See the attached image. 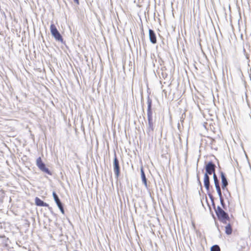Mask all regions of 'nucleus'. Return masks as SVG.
Masks as SVG:
<instances>
[{
  "instance_id": "f257e3e1",
  "label": "nucleus",
  "mask_w": 251,
  "mask_h": 251,
  "mask_svg": "<svg viewBox=\"0 0 251 251\" xmlns=\"http://www.w3.org/2000/svg\"><path fill=\"white\" fill-rule=\"evenodd\" d=\"M148 104V109H147V115L148 120V127L147 129V133L148 134L152 133L154 128H153V123L152 117V111H151V100L148 98L147 100Z\"/></svg>"
},
{
  "instance_id": "f03ea898",
  "label": "nucleus",
  "mask_w": 251,
  "mask_h": 251,
  "mask_svg": "<svg viewBox=\"0 0 251 251\" xmlns=\"http://www.w3.org/2000/svg\"><path fill=\"white\" fill-rule=\"evenodd\" d=\"M216 214L218 219L223 223L226 224L227 221H229V217L226 212L222 208L218 206L217 209H215Z\"/></svg>"
},
{
  "instance_id": "7ed1b4c3",
  "label": "nucleus",
  "mask_w": 251,
  "mask_h": 251,
  "mask_svg": "<svg viewBox=\"0 0 251 251\" xmlns=\"http://www.w3.org/2000/svg\"><path fill=\"white\" fill-rule=\"evenodd\" d=\"M50 32L56 40L63 42V38L57 29L54 24H51L50 26Z\"/></svg>"
},
{
  "instance_id": "20e7f679",
  "label": "nucleus",
  "mask_w": 251,
  "mask_h": 251,
  "mask_svg": "<svg viewBox=\"0 0 251 251\" xmlns=\"http://www.w3.org/2000/svg\"><path fill=\"white\" fill-rule=\"evenodd\" d=\"M36 165L42 171L48 174L51 175V173L49 170L46 167L45 164L42 162L41 157H38L37 159Z\"/></svg>"
},
{
  "instance_id": "39448f33",
  "label": "nucleus",
  "mask_w": 251,
  "mask_h": 251,
  "mask_svg": "<svg viewBox=\"0 0 251 251\" xmlns=\"http://www.w3.org/2000/svg\"><path fill=\"white\" fill-rule=\"evenodd\" d=\"M215 165L212 162H208L205 166L206 173L205 174L211 175L212 173L213 175L215 173Z\"/></svg>"
},
{
  "instance_id": "423d86ee",
  "label": "nucleus",
  "mask_w": 251,
  "mask_h": 251,
  "mask_svg": "<svg viewBox=\"0 0 251 251\" xmlns=\"http://www.w3.org/2000/svg\"><path fill=\"white\" fill-rule=\"evenodd\" d=\"M113 169L116 177L118 178L120 174V167L119 160L116 157V154H115V157L113 162Z\"/></svg>"
},
{
  "instance_id": "0eeeda50",
  "label": "nucleus",
  "mask_w": 251,
  "mask_h": 251,
  "mask_svg": "<svg viewBox=\"0 0 251 251\" xmlns=\"http://www.w3.org/2000/svg\"><path fill=\"white\" fill-rule=\"evenodd\" d=\"M149 37L150 41L152 44H155L156 43V38L154 32L151 30L149 29Z\"/></svg>"
},
{
  "instance_id": "6e6552de",
  "label": "nucleus",
  "mask_w": 251,
  "mask_h": 251,
  "mask_svg": "<svg viewBox=\"0 0 251 251\" xmlns=\"http://www.w3.org/2000/svg\"><path fill=\"white\" fill-rule=\"evenodd\" d=\"M221 176L222 179V187L223 189H224L228 185V182L225 174L223 172H221Z\"/></svg>"
},
{
  "instance_id": "1a4fd4ad",
  "label": "nucleus",
  "mask_w": 251,
  "mask_h": 251,
  "mask_svg": "<svg viewBox=\"0 0 251 251\" xmlns=\"http://www.w3.org/2000/svg\"><path fill=\"white\" fill-rule=\"evenodd\" d=\"M204 185L207 191H209L210 186L209 177L207 174L204 175Z\"/></svg>"
},
{
  "instance_id": "9d476101",
  "label": "nucleus",
  "mask_w": 251,
  "mask_h": 251,
  "mask_svg": "<svg viewBox=\"0 0 251 251\" xmlns=\"http://www.w3.org/2000/svg\"><path fill=\"white\" fill-rule=\"evenodd\" d=\"M35 202L37 205L40 206H48V204L45 202H44L43 201H42L41 199L38 198V197H36L35 199Z\"/></svg>"
},
{
  "instance_id": "9b49d317",
  "label": "nucleus",
  "mask_w": 251,
  "mask_h": 251,
  "mask_svg": "<svg viewBox=\"0 0 251 251\" xmlns=\"http://www.w3.org/2000/svg\"><path fill=\"white\" fill-rule=\"evenodd\" d=\"M232 231L231 225L230 224H228L225 227V232L226 233L227 235H230L231 234Z\"/></svg>"
},
{
  "instance_id": "f8f14e48",
  "label": "nucleus",
  "mask_w": 251,
  "mask_h": 251,
  "mask_svg": "<svg viewBox=\"0 0 251 251\" xmlns=\"http://www.w3.org/2000/svg\"><path fill=\"white\" fill-rule=\"evenodd\" d=\"M52 195H53L54 200L55 201L56 204L61 202L58 196L57 195V194H56V193L55 192H53L52 193Z\"/></svg>"
},
{
  "instance_id": "ddd939ff",
  "label": "nucleus",
  "mask_w": 251,
  "mask_h": 251,
  "mask_svg": "<svg viewBox=\"0 0 251 251\" xmlns=\"http://www.w3.org/2000/svg\"><path fill=\"white\" fill-rule=\"evenodd\" d=\"M211 251H220V248L218 245H214L211 248Z\"/></svg>"
},
{
  "instance_id": "4468645a",
  "label": "nucleus",
  "mask_w": 251,
  "mask_h": 251,
  "mask_svg": "<svg viewBox=\"0 0 251 251\" xmlns=\"http://www.w3.org/2000/svg\"><path fill=\"white\" fill-rule=\"evenodd\" d=\"M141 178H142V180L144 184L145 185L146 188H147L148 187V185H147V179H146V176H144V175H142L141 176Z\"/></svg>"
},
{
  "instance_id": "2eb2a0df",
  "label": "nucleus",
  "mask_w": 251,
  "mask_h": 251,
  "mask_svg": "<svg viewBox=\"0 0 251 251\" xmlns=\"http://www.w3.org/2000/svg\"><path fill=\"white\" fill-rule=\"evenodd\" d=\"M213 179L215 184L219 183V180L215 173H214V174L213 175Z\"/></svg>"
},
{
  "instance_id": "dca6fc26",
  "label": "nucleus",
  "mask_w": 251,
  "mask_h": 251,
  "mask_svg": "<svg viewBox=\"0 0 251 251\" xmlns=\"http://www.w3.org/2000/svg\"><path fill=\"white\" fill-rule=\"evenodd\" d=\"M220 202H221V205H222L223 208H225V204L223 199L222 198H220Z\"/></svg>"
},
{
  "instance_id": "f3484780",
  "label": "nucleus",
  "mask_w": 251,
  "mask_h": 251,
  "mask_svg": "<svg viewBox=\"0 0 251 251\" xmlns=\"http://www.w3.org/2000/svg\"><path fill=\"white\" fill-rule=\"evenodd\" d=\"M217 193L219 196V198H222V192H221V189H219V190H217Z\"/></svg>"
},
{
  "instance_id": "a211bd4d",
  "label": "nucleus",
  "mask_w": 251,
  "mask_h": 251,
  "mask_svg": "<svg viewBox=\"0 0 251 251\" xmlns=\"http://www.w3.org/2000/svg\"><path fill=\"white\" fill-rule=\"evenodd\" d=\"M56 204L57 205V206H58V208H59V209H61L63 207L61 202L58 203H57V204Z\"/></svg>"
},
{
  "instance_id": "6ab92c4d",
  "label": "nucleus",
  "mask_w": 251,
  "mask_h": 251,
  "mask_svg": "<svg viewBox=\"0 0 251 251\" xmlns=\"http://www.w3.org/2000/svg\"><path fill=\"white\" fill-rule=\"evenodd\" d=\"M56 204L57 205V206H58V208H59V209H61L63 207L61 202L58 203H57V204Z\"/></svg>"
},
{
  "instance_id": "aec40b11",
  "label": "nucleus",
  "mask_w": 251,
  "mask_h": 251,
  "mask_svg": "<svg viewBox=\"0 0 251 251\" xmlns=\"http://www.w3.org/2000/svg\"><path fill=\"white\" fill-rule=\"evenodd\" d=\"M215 187H216V190H218L219 189H220V185H219V184H215Z\"/></svg>"
},
{
  "instance_id": "412c9836",
  "label": "nucleus",
  "mask_w": 251,
  "mask_h": 251,
  "mask_svg": "<svg viewBox=\"0 0 251 251\" xmlns=\"http://www.w3.org/2000/svg\"><path fill=\"white\" fill-rule=\"evenodd\" d=\"M141 176H142V175L145 176V173H144V171H143V169H141Z\"/></svg>"
},
{
  "instance_id": "4be33fe9",
  "label": "nucleus",
  "mask_w": 251,
  "mask_h": 251,
  "mask_svg": "<svg viewBox=\"0 0 251 251\" xmlns=\"http://www.w3.org/2000/svg\"><path fill=\"white\" fill-rule=\"evenodd\" d=\"M60 211H61V213H62V214H64V210L63 207V208H62L61 209H60Z\"/></svg>"
},
{
  "instance_id": "5701e85b",
  "label": "nucleus",
  "mask_w": 251,
  "mask_h": 251,
  "mask_svg": "<svg viewBox=\"0 0 251 251\" xmlns=\"http://www.w3.org/2000/svg\"><path fill=\"white\" fill-rule=\"evenodd\" d=\"M197 178H198V180L199 181V182L200 184L201 185V181L200 180L199 177L198 176H197Z\"/></svg>"
},
{
  "instance_id": "b1692460",
  "label": "nucleus",
  "mask_w": 251,
  "mask_h": 251,
  "mask_svg": "<svg viewBox=\"0 0 251 251\" xmlns=\"http://www.w3.org/2000/svg\"><path fill=\"white\" fill-rule=\"evenodd\" d=\"M75 2L77 4L79 3V0H74Z\"/></svg>"
},
{
  "instance_id": "393cba45",
  "label": "nucleus",
  "mask_w": 251,
  "mask_h": 251,
  "mask_svg": "<svg viewBox=\"0 0 251 251\" xmlns=\"http://www.w3.org/2000/svg\"><path fill=\"white\" fill-rule=\"evenodd\" d=\"M209 197H210V198L211 199L212 196L211 195H209Z\"/></svg>"
}]
</instances>
